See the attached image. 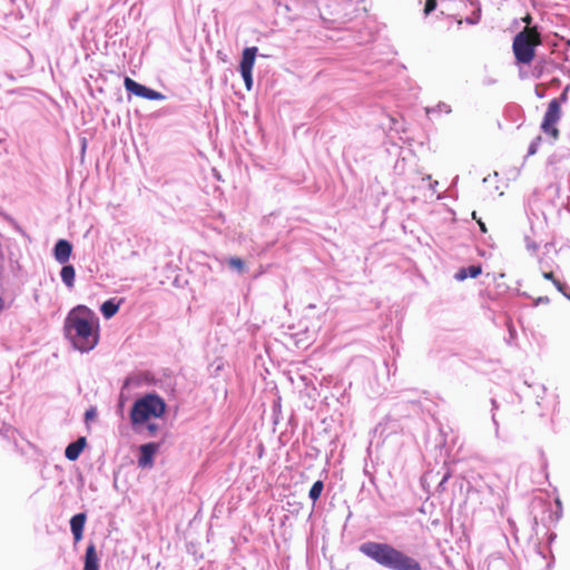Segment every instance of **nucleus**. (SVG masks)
<instances>
[{
    "label": "nucleus",
    "mask_w": 570,
    "mask_h": 570,
    "mask_svg": "<svg viewBox=\"0 0 570 570\" xmlns=\"http://www.w3.org/2000/svg\"><path fill=\"white\" fill-rule=\"evenodd\" d=\"M324 490V482L322 480L315 481L308 492V498L315 503L322 495Z\"/></svg>",
    "instance_id": "obj_19"
},
{
    "label": "nucleus",
    "mask_w": 570,
    "mask_h": 570,
    "mask_svg": "<svg viewBox=\"0 0 570 570\" xmlns=\"http://www.w3.org/2000/svg\"><path fill=\"white\" fill-rule=\"evenodd\" d=\"M257 51V47H246L243 50L242 58L238 65V71H253Z\"/></svg>",
    "instance_id": "obj_10"
},
{
    "label": "nucleus",
    "mask_w": 570,
    "mask_h": 570,
    "mask_svg": "<svg viewBox=\"0 0 570 570\" xmlns=\"http://www.w3.org/2000/svg\"><path fill=\"white\" fill-rule=\"evenodd\" d=\"M83 570H99V558L94 543H89L85 553Z\"/></svg>",
    "instance_id": "obj_12"
},
{
    "label": "nucleus",
    "mask_w": 570,
    "mask_h": 570,
    "mask_svg": "<svg viewBox=\"0 0 570 570\" xmlns=\"http://www.w3.org/2000/svg\"><path fill=\"white\" fill-rule=\"evenodd\" d=\"M515 60L522 65H529L535 56V45L525 31L518 32L512 42Z\"/></svg>",
    "instance_id": "obj_4"
},
{
    "label": "nucleus",
    "mask_w": 570,
    "mask_h": 570,
    "mask_svg": "<svg viewBox=\"0 0 570 570\" xmlns=\"http://www.w3.org/2000/svg\"><path fill=\"white\" fill-rule=\"evenodd\" d=\"M472 217H473V219H475L478 222V225H479L481 232L482 233H487L485 224L481 219L476 218V213L475 212L472 213Z\"/></svg>",
    "instance_id": "obj_30"
},
{
    "label": "nucleus",
    "mask_w": 570,
    "mask_h": 570,
    "mask_svg": "<svg viewBox=\"0 0 570 570\" xmlns=\"http://www.w3.org/2000/svg\"><path fill=\"white\" fill-rule=\"evenodd\" d=\"M542 276L544 279L551 281L553 283V279H557L552 272H543Z\"/></svg>",
    "instance_id": "obj_32"
},
{
    "label": "nucleus",
    "mask_w": 570,
    "mask_h": 570,
    "mask_svg": "<svg viewBox=\"0 0 570 570\" xmlns=\"http://www.w3.org/2000/svg\"><path fill=\"white\" fill-rule=\"evenodd\" d=\"M451 474L450 472H445L444 475L442 476L439 485H438V489L440 490H444V484L448 482V480L450 479Z\"/></svg>",
    "instance_id": "obj_29"
},
{
    "label": "nucleus",
    "mask_w": 570,
    "mask_h": 570,
    "mask_svg": "<svg viewBox=\"0 0 570 570\" xmlns=\"http://www.w3.org/2000/svg\"><path fill=\"white\" fill-rule=\"evenodd\" d=\"M504 325L507 327V331H508V337H505V343L508 345H514L515 341H517V337H518V334H517V330H515V326L512 322V318L509 316L507 317L505 322H504Z\"/></svg>",
    "instance_id": "obj_17"
},
{
    "label": "nucleus",
    "mask_w": 570,
    "mask_h": 570,
    "mask_svg": "<svg viewBox=\"0 0 570 570\" xmlns=\"http://www.w3.org/2000/svg\"><path fill=\"white\" fill-rule=\"evenodd\" d=\"M226 264L238 274H244L246 272V265L239 257H228L226 258Z\"/></svg>",
    "instance_id": "obj_18"
},
{
    "label": "nucleus",
    "mask_w": 570,
    "mask_h": 570,
    "mask_svg": "<svg viewBox=\"0 0 570 570\" xmlns=\"http://www.w3.org/2000/svg\"><path fill=\"white\" fill-rule=\"evenodd\" d=\"M86 445L87 439L85 436H79L76 441L70 442L65 449L66 459L69 461L78 460Z\"/></svg>",
    "instance_id": "obj_11"
},
{
    "label": "nucleus",
    "mask_w": 570,
    "mask_h": 570,
    "mask_svg": "<svg viewBox=\"0 0 570 570\" xmlns=\"http://www.w3.org/2000/svg\"><path fill=\"white\" fill-rule=\"evenodd\" d=\"M96 416V409L95 407H90L86 411L85 413V420L86 421H90L92 420L94 417Z\"/></svg>",
    "instance_id": "obj_28"
},
{
    "label": "nucleus",
    "mask_w": 570,
    "mask_h": 570,
    "mask_svg": "<svg viewBox=\"0 0 570 570\" xmlns=\"http://www.w3.org/2000/svg\"><path fill=\"white\" fill-rule=\"evenodd\" d=\"M86 521L87 514L85 512H79L71 517L69 524L75 542H79L82 539Z\"/></svg>",
    "instance_id": "obj_9"
},
{
    "label": "nucleus",
    "mask_w": 570,
    "mask_h": 570,
    "mask_svg": "<svg viewBox=\"0 0 570 570\" xmlns=\"http://www.w3.org/2000/svg\"><path fill=\"white\" fill-rule=\"evenodd\" d=\"M63 332L76 350L89 352L99 341V318L88 306L77 305L67 314Z\"/></svg>",
    "instance_id": "obj_1"
},
{
    "label": "nucleus",
    "mask_w": 570,
    "mask_h": 570,
    "mask_svg": "<svg viewBox=\"0 0 570 570\" xmlns=\"http://www.w3.org/2000/svg\"><path fill=\"white\" fill-rule=\"evenodd\" d=\"M358 551L389 570H423L417 559L387 542L365 541L358 546Z\"/></svg>",
    "instance_id": "obj_2"
},
{
    "label": "nucleus",
    "mask_w": 570,
    "mask_h": 570,
    "mask_svg": "<svg viewBox=\"0 0 570 570\" xmlns=\"http://www.w3.org/2000/svg\"><path fill=\"white\" fill-rule=\"evenodd\" d=\"M125 89L137 97L145 98L147 100H164L166 99V96L161 92L151 89L140 82H137L136 80L126 77L124 80Z\"/></svg>",
    "instance_id": "obj_6"
},
{
    "label": "nucleus",
    "mask_w": 570,
    "mask_h": 570,
    "mask_svg": "<svg viewBox=\"0 0 570 570\" xmlns=\"http://www.w3.org/2000/svg\"><path fill=\"white\" fill-rule=\"evenodd\" d=\"M542 141V138L541 136H537L529 145V148H528V156H532L534 154H537L538 149H539V146Z\"/></svg>",
    "instance_id": "obj_20"
},
{
    "label": "nucleus",
    "mask_w": 570,
    "mask_h": 570,
    "mask_svg": "<svg viewBox=\"0 0 570 570\" xmlns=\"http://www.w3.org/2000/svg\"><path fill=\"white\" fill-rule=\"evenodd\" d=\"M438 185H439L438 180L432 181V183L430 184V189H431L432 191H435V190H436V186H438Z\"/></svg>",
    "instance_id": "obj_34"
},
{
    "label": "nucleus",
    "mask_w": 570,
    "mask_h": 570,
    "mask_svg": "<svg viewBox=\"0 0 570 570\" xmlns=\"http://www.w3.org/2000/svg\"><path fill=\"white\" fill-rule=\"evenodd\" d=\"M60 277L63 284L68 288H72L75 285L76 271L75 267L70 264H61Z\"/></svg>",
    "instance_id": "obj_14"
},
{
    "label": "nucleus",
    "mask_w": 570,
    "mask_h": 570,
    "mask_svg": "<svg viewBox=\"0 0 570 570\" xmlns=\"http://www.w3.org/2000/svg\"><path fill=\"white\" fill-rule=\"evenodd\" d=\"M277 6H278V8L284 7V9H285L286 11H288V12H289V11H292L291 6H289L287 2L283 3V2H282V0H278V1H277Z\"/></svg>",
    "instance_id": "obj_33"
},
{
    "label": "nucleus",
    "mask_w": 570,
    "mask_h": 570,
    "mask_svg": "<svg viewBox=\"0 0 570 570\" xmlns=\"http://www.w3.org/2000/svg\"><path fill=\"white\" fill-rule=\"evenodd\" d=\"M139 383L138 379L134 375H129L125 379L122 383V390L129 389L131 385H137Z\"/></svg>",
    "instance_id": "obj_24"
},
{
    "label": "nucleus",
    "mask_w": 570,
    "mask_h": 570,
    "mask_svg": "<svg viewBox=\"0 0 570 570\" xmlns=\"http://www.w3.org/2000/svg\"><path fill=\"white\" fill-rule=\"evenodd\" d=\"M569 88L570 86H567L562 92L560 94V96L558 98H553L552 100H557L559 102V107H561V104L562 102H566L568 100V91H569Z\"/></svg>",
    "instance_id": "obj_27"
},
{
    "label": "nucleus",
    "mask_w": 570,
    "mask_h": 570,
    "mask_svg": "<svg viewBox=\"0 0 570 570\" xmlns=\"http://www.w3.org/2000/svg\"><path fill=\"white\" fill-rule=\"evenodd\" d=\"M246 89L249 91L253 88V73L252 71H239Z\"/></svg>",
    "instance_id": "obj_21"
},
{
    "label": "nucleus",
    "mask_w": 570,
    "mask_h": 570,
    "mask_svg": "<svg viewBox=\"0 0 570 570\" xmlns=\"http://www.w3.org/2000/svg\"><path fill=\"white\" fill-rule=\"evenodd\" d=\"M549 302H550V299H549V297H548V296H540V297H538V298L534 301L533 305H534V306H538V305H540V304H548Z\"/></svg>",
    "instance_id": "obj_31"
},
{
    "label": "nucleus",
    "mask_w": 570,
    "mask_h": 570,
    "mask_svg": "<svg viewBox=\"0 0 570 570\" xmlns=\"http://www.w3.org/2000/svg\"><path fill=\"white\" fill-rule=\"evenodd\" d=\"M535 95H537V97H539V98H543V96H544V94H543V92H541V91H539L538 89H535Z\"/></svg>",
    "instance_id": "obj_36"
},
{
    "label": "nucleus",
    "mask_w": 570,
    "mask_h": 570,
    "mask_svg": "<svg viewBox=\"0 0 570 570\" xmlns=\"http://www.w3.org/2000/svg\"><path fill=\"white\" fill-rule=\"evenodd\" d=\"M71 253H72V244L69 240L63 239V238L58 239L52 248L53 257L59 264L68 263V261L70 259Z\"/></svg>",
    "instance_id": "obj_8"
},
{
    "label": "nucleus",
    "mask_w": 570,
    "mask_h": 570,
    "mask_svg": "<svg viewBox=\"0 0 570 570\" xmlns=\"http://www.w3.org/2000/svg\"><path fill=\"white\" fill-rule=\"evenodd\" d=\"M561 118V107L557 100H550L541 122V130L553 140L559 138L560 131L557 124Z\"/></svg>",
    "instance_id": "obj_5"
},
{
    "label": "nucleus",
    "mask_w": 570,
    "mask_h": 570,
    "mask_svg": "<svg viewBox=\"0 0 570 570\" xmlns=\"http://www.w3.org/2000/svg\"><path fill=\"white\" fill-rule=\"evenodd\" d=\"M119 309V304L115 298L105 301L100 306V312L106 320L111 318Z\"/></svg>",
    "instance_id": "obj_15"
},
{
    "label": "nucleus",
    "mask_w": 570,
    "mask_h": 570,
    "mask_svg": "<svg viewBox=\"0 0 570 570\" xmlns=\"http://www.w3.org/2000/svg\"><path fill=\"white\" fill-rule=\"evenodd\" d=\"M438 2L436 0H426L424 4V14L429 16L436 9Z\"/></svg>",
    "instance_id": "obj_23"
},
{
    "label": "nucleus",
    "mask_w": 570,
    "mask_h": 570,
    "mask_svg": "<svg viewBox=\"0 0 570 570\" xmlns=\"http://www.w3.org/2000/svg\"><path fill=\"white\" fill-rule=\"evenodd\" d=\"M553 285L562 295L569 289L567 283L561 282L560 279H553Z\"/></svg>",
    "instance_id": "obj_26"
},
{
    "label": "nucleus",
    "mask_w": 570,
    "mask_h": 570,
    "mask_svg": "<svg viewBox=\"0 0 570 570\" xmlns=\"http://www.w3.org/2000/svg\"><path fill=\"white\" fill-rule=\"evenodd\" d=\"M145 424H146V429L148 431V435L149 436L156 435V433L159 430V425L157 423L149 422V421L147 423H145Z\"/></svg>",
    "instance_id": "obj_25"
},
{
    "label": "nucleus",
    "mask_w": 570,
    "mask_h": 570,
    "mask_svg": "<svg viewBox=\"0 0 570 570\" xmlns=\"http://www.w3.org/2000/svg\"><path fill=\"white\" fill-rule=\"evenodd\" d=\"M165 400L156 392H149L138 397L132 403L129 412L130 423L134 429L144 425L150 419H159L166 412Z\"/></svg>",
    "instance_id": "obj_3"
},
{
    "label": "nucleus",
    "mask_w": 570,
    "mask_h": 570,
    "mask_svg": "<svg viewBox=\"0 0 570 570\" xmlns=\"http://www.w3.org/2000/svg\"><path fill=\"white\" fill-rule=\"evenodd\" d=\"M482 273L481 265H469L461 267L454 275L456 281H464L466 278H475Z\"/></svg>",
    "instance_id": "obj_13"
},
{
    "label": "nucleus",
    "mask_w": 570,
    "mask_h": 570,
    "mask_svg": "<svg viewBox=\"0 0 570 570\" xmlns=\"http://www.w3.org/2000/svg\"><path fill=\"white\" fill-rule=\"evenodd\" d=\"M423 179H424V180H425V179H431V176H430V175H428V176H426V177H424Z\"/></svg>",
    "instance_id": "obj_39"
},
{
    "label": "nucleus",
    "mask_w": 570,
    "mask_h": 570,
    "mask_svg": "<svg viewBox=\"0 0 570 570\" xmlns=\"http://www.w3.org/2000/svg\"><path fill=\"white\" fill-rule=\"evenodd\" d=\"M6 308L4 299L0 296V313Z\"/></svg>",
    "instance_id": "obj_35"
},
{
    "label": "nucleus",
    "mask_w": 570,
    "mask_h": 570,
    "mask_svg": "<svg viewBox=\"0 0 570 570\" xmlns=\"http://www.w3.org/2000/svg\"><path fill=\"white\" fill-rule=\"evenodd\" d=\"M524 240L528 252H530L531 254H535L539 248V244L532 240L529 236H525Z\"/></svg>",
    "instance_id": "obj_22"
},
{
    "label": "nucleus",
    "mask_w": 570,
    "mask_h": 570,
    "mask_svg": "<svg viewBox=\"0 0 570 570\" xmlns=\"http://www.w3.org/2000/svg\"><path fill=\"white\" fill-rule=\"evenodd\" d=\"M563 296L570 301V288L563 294Z\"/></svg>",
    "instance_id": "obj_37"
},
{
    "label": "nucleus",
    "mask_w": 570,
    "mask_h": 570,
    "mask_svg": "<svg viewBox=\"0 0 570 570\" xmlns=\"http://www.w3.org/2000/svg\"><path fill=\"white\" fill-rule=\"evenodd\" d=\"M451 114L452 112V108L449 104L446 102H443V101H440L438 105L433 106V107H425V114L428 116H431V115H435V114Z\"/></svg>",
    "instance_id": "obj_16"
},
{
    "label": "nucleus",
    "mask_w": 570,
    "mask_h": 570,
    "mask_svg": "<svg viewBox=\"0 0 570 570\" xmlns=\"http://www.w3.org/2000/svg\"><path fill=\"white\" fill-rule=\"evenodd\" d=\"M159 450V444L156 442H148L139 446L138 465L140 468H149L154 463V458Z\"/></svg>",
    "instance_id": "obj_7"
},
{
    "label": "nucleus",
    "mask_w": 570,
    "mask_h": 570,
    "mask_svg": "<svg viewBox=\"0 0 570 570\" xmlns=\"http://www.w3.org/2000/svg\"><path fill=\"white\" fill-rule=\"evenodd\" d=\"M469 23H474L473 19L468 20Z\"/></svg>",
    "instance_id": "obj_38"
}]
</instances>
